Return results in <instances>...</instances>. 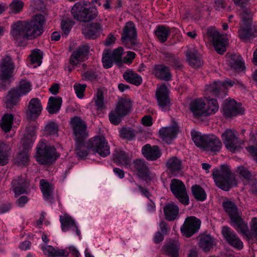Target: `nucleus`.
<instances>
[{"instance_id": "nucleus-17", "label": "nucleus", "mask_w": 257, "mask_h": 257, "mask_svg": "<svg viewBox=\"0 0 257 257\" xmlns=\"http://www.w3.org/2000/svg\"><path fill=\"white\" fill-rule=\"evenodd\" d=\"M172 124L169 126L162 127L159 131V137L161 141L168 145L171 144L177 135V123L175 118L172 120Z\"/></svg>"}, {"instance_id": "nucleus-25", "label": "nucleus", "mask_w": 257, "mask_h": 257, "mask_svg": "<svg viewBox=\"0 0 257 257\" xmlns=\"http://www.w3.org/2000/svg\"><path fill=\"white\" fill-rule=\"evenodd\" d=\"M102 31V29L99 23H92L82 29V33L87 39H95L100 36Z\"/></svg>"}, {"instance_id": "nucleus-14", "label": "nucleus", "mask_w": 257, "mask_h": 257, "mask_svg": "<svg viewBox=\"0 0 257 257\" xmlns=\"http://www.w3.org/2000/svg\"><path fill=\"white\" fill-rule=\"evenodd\" d=\"M88 148L102 157L110 154L108 143L103 136H96L91 139L89 141Z\"/></svg>"}, {"instance_id": "nucleus-2", "label": "nucleus", "mask_w": 257, "mask_h": 257, "mask_svg": "<svg viewBox=\"0 0 257 257\" xmlns=\"http://www.w3.org/2000/svg\"><path fill=\"white\" fill-rule=\"evenodd\" d=\"M190 108L194 117L200 119L215 113L219 105L215 99L207 98L205 102L203 99L198 98L191 102Z\"/></svg>"}, {"instance_id": "nucleus-53", "label": "nucleus", "mask_w": 257, "mask_h": 257, "mask_svg": "<svg viewBox=\"0 0 257 257\" xmlns=\"http://www.w3.org/2000/svg\"><path fill=\"white\" fill-rule=\"evenodd\" d=\"M41 52L39 50H34L30 55V59L32 64H37L40 65L42 58Z\"/></svg>"}, {"instance_id": "nucleus-34", "label": "nucleus", "mask_w": 257, "mask_h": 257, "mask_svg": "<svg viewBox=\"0 0 257 257\" xmlns=\"http://www.w3.org/2000/svg\"><path fill=\"white\" fill-rule=\"evenodd\" d=\"M164 213L165 219L169 221L174 220L177 218V205L170 201L164 206Z\"/></svg>"}, {"instance_id": "nucleus-24", "label": "nucleus", "mask_w": 257, "mask_h": 257, "mask_svg": "<svg viewBox=\"0 0 257 257\" xmlns=\"http://www.w3.org/2000/svg\"><path fill=\"white\" fill-rule=\"evenodd\" d=\"M60 221L63 231L66 232L71 230L73 232H75L77 236H80V231L79 230L74 220L71 216L66 214L64 216H60Z\"/></svg>"}, {"instance_id": "nucleus-15", "label": "nucleus", "mask_w": 257, "mask_h": 257, "mask_svg": "<svg viewBox=\"0 0 257 257\" xmlns=\"http://www.w3.org/2000/svg\"><path fill=\"white\" fill-rule=\"evenodd\" d=\"M201 223V220L195 216L187 217L180 228L182 235L186 237H190L199 231Z\"/></svg>"}, {"instance_id": "nucleus-47", "label": "nucleus", "mask_w": 257, "mask_h": 257, "mask_svg": "<svg viewBox=\"0 0 257 257\" xmlns=\"http://www.w3.org/2000/svg\"><path fill=\"white\" fill-rule=\"evenodd\" d=\"M75 146L77 156L81 159L85 158L88 155V152L84 147V141L75 142Z\"/></svg>"}, {"instance_id": "nucleus-46", "label": "nucleus", "mask_w": 257, "mask_h": 257, "mask_svg": "<svg viewBox=\"0 0 257 257\" xmlns=\"http://www.w3.org/2000/svg\"><path fill=\"white\" fill-rule=\"evenodd\" d=\"M102 61L103 67L105 68L108 69L112 66L113 62H114V60L112 59L110 50L109 49H105L103 51Z\"/></svg>"}, {"instance_id": "nucleus-38", "label": "nucleus", "mask_w": 257, "mask_h": 257, "mask_svg": "<svg viewBox=\"0 0 257 257\" xmlns=\"http://www.w3.org/2000/svg\"><path fill=\"white\" fill-rule=\"evenodd\" d=\"M123 77L127 82L136 86L142 83V77L131 70L126 71L123 74Z\"/></svg>"}, {"instance_id": "nucleus-1", "label": "nucleus", "mask_w": 257, "mask_h": 257, "mask_svg": "<svg viewBox=\"0 0 257 257\" xmlns=\"http://www.w3.org/2000/svg\"><path fill=\"white\" fill-rule=\"evenodd\" d=\"M45 20L43 15H36L31 21H18L11 26V35L19 44L25 40H33L43 33Z\"/></svg>"}, {"instance_id": "nucleus-18", "label": "nucleus", "mask_w": 257, "mask_h": 257, "mask_svg": "<svg viewBox=\"0 0 257 257\" xmlns=\"http://www.w3.org/2000/svg\"><path fill=\"white\" fill-rule=\"evenodd\" d=\"M223 112L226 117L242 114L244 109L241 104L234 99H226L223 103Z\"/></svg>"}, {"instance_id": "nucleus-41", "label": "nucleus", "mask_w": 257, "mask_h": 257, "mask_svg": "<svg viewBox=\"0 0 257 257\" xmlns=\"http://www.w3.org/2000/svg\"><path fill=\"white\" fill-rule=\"evenodd\" d=\"M170 33L169 28L164 26H158L155 31V35L161 43H164L166 41Z\"/></svg>"}, {"instance_id": "nucleus-59", "label": "nucleus", "mask_w": 257, "mask_h": 257, "mask_svg": "<svg viewBox=\"0 0 257 257\" xmlns=\"http://www.w3.org/2000/svg\"><path fill=\"white\" fill-rule=\"evenodd\" d=\"M250 228H251V233L248 231L250 235V238L248 240L250 239L251 238V235L252 234L254 236L255 238L257 239V218L254 217L251 219V224H250ZM243 237H245L247 239L248 238L246 236H243L241 234Z\"/></svg>"}, {"instance_id": "nucleus-39", "label": "nucleus", "mask_w": 257, "mask_h": 257, "mask_svg": "<svg viewBox=\"0 0 257 257\" xmlns=\"http://www.w3.org/2000/svg\"><path fill=\"white\" fill-rule=\"evenodd\" d=\"M40 184L44 198L45 200H50L53 196L54 189L53 186L45 179H41Z\"/></svg>"}, {"instance_id": "nucleus-33", "label": "nucleus", "mask_w": 257, "mask_h": 257, "mask_svg": "<svg viewBox=\"0 0 257 257\" xmlns=\"http://www.w3.org/2000/svg\"><path fill=\"white\" fill-rule=\"evenodd\" d=\"M227 64L231 68L237 70L242 71L244 69V63L240 55H231L227 60Z\"/></svg>"}, {"instance_id": "nucleus-23", "label": "nucleus", "mask_w": 257, "mask_h": 257, "mask_svg": "<svg viewBox=\"0 0 257 257\" xmlns=\"http://www.w3.org/2000/svg\"><path fill=\"white\" fill-rule=\"evenodd\" d=\"M42 109L40 100L37 98H33L29 103L27 116L29 119L35 120L40 115Z\"/></svg>"}, {"instance_id": "nucleus-51", "label": "nucleus", "mask_w": 257, "mask_h": 257, "mask_svg": "<svg viewBox=\"0 0 257 257\" xmlns=\"http://www.w3.org/2000/svg\"><path fill=\"white\" fill-rule=\"evenodd\" d=\"M168 171L171 177L176 176L177 174V158L173 157L169 159L166 164Z\"/></svg>"}, {"instance_id": "nucleus-13", "label": "nucleus", "mask_w": 257, "mask_h": 257, "mask_svg": "<svg viewBox=\"0 0 257 257\" xmlns=\"http://www.w3.org/2000/svg\"><path fill=\"white\" fill-rule=\"evenodd\" d=\"M14 64L10 56L5 57L0 65V89H4L14 76Z\"/></svg>"}, {"instance_id": "nucleus-45", "label": "nucleus", "mask_w": 257, "mask_h": 257, "mask_svg": "<svg viewBox=\"0 0 257 257\" xmlns=\"http://www.w3.org/2000/svg\"><path fill=\"white\" fill-rule=\"evenodd\" d=\"M93 99L97 110H101L105 108L104 92L102 89H98L97 90V93Z\"/></svg>"}, {"instance_id": "nucleus-21", "label": "nucleus", "mask_w": 257, "mask_h": 257, "mask_svg": "<svg viewBox=\"0 0 257 257\" xmlns=\"http://www.w3.org/2000/svg\"><path fill=\"white\" fill-rule=\"evenodd\" d=\"M90 48L88 44H84L78 47L71 54L70 63L72 65H76L80 62L84 61Z\"/></svg>"}, {"instance_id": "nucleus-50", "label": "nucleus", "mask_w": 257, "mask_h": 257, "mask_svg": "<svg viewBox=\"0 0 257 257\" xmlns=\"http://www.w3.org/2000/svg\"><path fill=\"white\" fill-rule=\"evenodd\" d=\"M31 89V83L26 80H22L20 82L19 87L17 90L23 96L29 93Z\"/></svg>"}, {"instance_id": "nucleus-36", "label": "nucleus", "mask_w": 257, "mask_h": 257, "mask_svg": "<svg viewBox=\"0 0 257 257\" xmlns=\"http://www.w3.org/2000/svg\"><path fill=\"white\" fill-rule=\"evenodd\" d=\"M11 149L9 145L0 142V166H5L8 163Z\"/></svg>"}, {"instance_id": "nucleus-30", "label": "nucleus", "mask_w": 257, "mask_h": 257, "mask_svg": "<svg viewBox=\"0 0 257 257\" xmlns=\"http://www.w3.org/2000/svg\"><path fill=\"white\" fill-rule=\"evenodd\" d=\"M153 73L156 78L165 81L169 80L172 77L169 67L161 64L154 66Z\"/></svg>"}, {"instance_id": "nucleus-12", "label": "nucleus", "mask_w": 257, "mask_h": 257, "mask_svg": "<svg viewBox=\"0 0 257 257\" xmlns=\"http://www.w3.org/2000/svg\"><path fill=\"white\" fill-rule=\"evenodd\" d=\"M137 32L135 25L132 22H127L122 29L121 40L123 45L128 48L138 45Z\"/></svg>"}, {"instance_id": "nucleus-8", "label": "nucleus", "mask_w": 257, "mask_h": 257, "mask_svg": "<svg viewBox=\"0 0 257 257\" xmlns=\"http://www.w3.org/2000/svg\"><path fill=\"white\" fill-rule=\"evenodd\" d=\"M204 37L212 43L217 53L223 54L226 51L228 40L226 36L220 34L215 27L208 28L205 34H204Z\"/></svg>"}, {"instance_id": "nucleus-29", "label": "nucleus", "mask_w": 257, "mask_h": 257, "mask_svg": "<svg viewBox=\"0 0 257 257\" xmlns=\"http://www.w3.org/2000/svg\"><path fill=\"white\" fill-rule=\"evenodd\" d=\"M37 127L35 125H30L26 128V136L22 140L21 143L26 150L30 149L36 139V133Z\"/></svg>"}, {"instance_id": "nucleus-3", "label": "nucleus", "mask_w": 257, "mask_h": 257, "mask_svg": "<svg viewBox=\"0 0 257 257\" xmlns=\"http://www.w3.org/2000/svg\"><path fill=\"white\" fill-rule=\"evenodd\" d=\"M223 207L229 215L231 220V225L240 234L250 238L248 227L243 220L241 214L238 212L236 205L233 202L227 201L223 202Z\"/></svg>"}, {"instance_id": "nucleus-63", "label": "nucleus", "mask_w": 257, "mask_h": 257, "mask_svg": "<svg viewBox=\"0 0 257 257\" xmlns=\"http://www.w3.org/2000/svg\"><path fill=\"white\" fill-rule=\"evenodd\" d=\"M131 183H133L134 185L137 186L140 192L144 195L145 197H146L148 198H150V197L151 196V194L149 192L148 189L143 188L141 186L138 185L135 181L133 180L131 181Z\"/></svg>"}, {"instance_id": "nucleus-10", "label": "nucleus", "mask_w": 257, "mask_h": 257, "mask_svg": "<svg viewBox=\"0 0 257 257\" xmlns=\"http://www.w3.org/2000/svg\"><path fill=\"white\" fill-rule=\"evenodd\" d=\"M131 108L132 103L130 99H119L115 109L109 113V118L110 122L114 125L118 124L122 117L130 112Z\"/></svg>"}, {"instance_id": "nucleus-7", "label": "nucleus", "mask_w": 257, "mask_h": 257, "mask_svg": "<svg viewBox=\"0 0 257 257\" xmlns=\"http://www.w3.org/2000/svg\"><path fill=\"white\" fill-rule=\"evenodd\" d=\"M252 15V12L249 10H243L241 16L242 25L238 31L239 38L243 41H247L257 36V30L251 26Z\"/></svg>"}, {"instance_id": "nucleus-52", "label": "nucleus", "mask_w": 257, "mask_h": 257, "mask_svg": "<svg viewBox=\"0 0 257 257\" xmlns=\"http://www.w3.org/2000/svg\"><path fill=\"white\" fill-rule=\"evenodd\" d=\"M22 147L23 152L19 154L18 162L20 165H27L29 162L28 151L30 149L26 150L23 144H22Z\"/></svg>"}, {"instance_id": "nucleus-62", "label": "nucleus", "mask_w": 257, "mask_h": 257, "mask_svg": "<svg viewBox=\"0 0 257 257\" xmlns=\"http://www.w3.org/2000/svg\"><path fill=\"white\" fill-rule=\"evenodd\" d=\"M247 152L251 157L257 163V147L253 145H250L246 148Z\"/></svg>"}, {"instance_id": "nucleus-64", "label": "nucleus", "mask_w": 257, "mask_h": 257, "mask_svg": "<svg viewBox=\"0 0 257 257\" xmlns=\"http://www.w3.org/2000/svg\"><path fill=\"white\" fill-rule=\"evenodd\" d=\"M164 59L166 61L168 62L169 63L172 65H175L176 64V58L174 54H172L170 53H165Z\"/></svg>"}, {"instance_id": "nucleus-6", "label": "nucleus", "mask_w": 257, "mask_h": 257, "mask_svg": "<svg viewBox=\"0 0 257 257\" xmlns=\"http://www.w3.org/2000/svg\"><path fill=\"white\" fill-rule=\"evenodd\" d=\"M71 12L75 20L82 22H89L98 15V11L95 6H90L81 2L75 4Z\"/></svg>"}, {"instance_id": "nucleus-57", "label": "nucleus", "mask_w": 257, "mask_h": 257, "mask_svg": "<svg viewBox=\"0 0 257 257\" xmlns=\"http://www.w3.org/2000/svg\"><path fill=\"white\" fill-rule=\"evenodd\" d=\"M120 136L121 138L131 140L135 137L134 131L131 128H123L120 132Z\"/></svg>"}, {"instance_id": "nucleus-54", "label": "nucleus", "mask_w": 257, "mask_h": 257, "mask_svg": "<svg viewBox=\"0 0 257 257\" xmlns=\"http://www.w3.org/2000/svg\"><path fill=\"white\" fill-rule=\"evenodd\" d=\"M44 131L46 134L49 135H55L57 134L58 127L56 123L51 122L46 125Z\"/></svg>"}, {"instance_id": "nucleus-49", "label": "nucleus", "mask_w": 257, "mask_h": 257, "mask_svg": "<svg viewBox=\"0 0 257 257\" xmlns=\"http://www.w3.org/2000/svg\"><path fill=\"white\" fill-rule=\"evenodd\" d=\"M222 87L223 85L221 81H216L209 85H207L206 91L214 95H218L220 90L223 89Z\"/></svg>"}, {"instance_id": "nucleus-20", "label": "nucleus", "mask_w": 257, "mask_h": 257, "mask_svg": "<svg viewBox=\"0 0 257 257\" xmlns=\"http://www.w3.org/2000/svg\"><path fill=\"white\" fill-rule=\"evenodd\" d=\"M133 169L134 172L140 178L145 181L151 179L149 169L144 159H137L134 161Z\"/></svg>"}, {"instance_id": "nucleus-16", "label": "nucleus", "mask_w": 257, "mask_h": 257, "mask_svg": "<svg viewBox=\"0 0 257 257\" xmlns=\"http://www.w3.org/2000/svg\"><path fill=\"white\" fill-rule=\"evenodd\" d=\"M70 124L75 137V142L84 141L87 137L85 123L79 117L75 116L71 119Z\"/></svg>"}, {"instance_id": "nucleus-11", "label": "nucleus", "mask_w": 257, "mask_h": 257, "mask_svg": "<svg viewBox=\"0 0 257 257\" xmlns=\"http://www.w3.org/2000/svg\"><path fill=\"white\" fill-rule=\"evenodd\" d=\"M221 139L226 149L231 152L237 151L243 144L238 138V133L234 130L226 129L222 134Z\"/></svg>"}, {"instance_id": "nucleus-22", "label": "nucleus", "mask_w": 257, "mask_h": 257, "mask_svg": "<svg viewBox=\"0 0 257 257\" xmlns=\"http://www.w3.org/2000/svg\"><path fill=\"white\" fill-rule=\"evenodd\" d=\"M156 95L160 108L163 111L168 110L170 106V101L167 87L165 85L161 86L157 89Z\"/></svg>"}, {"instance_id": "nucleus-44", "label": "nucleus", "mask_w": 257, "mask_h": 257, "mask_svg": "<svg viewBox=\"0 0 257 257\" xmlns=\"http://www.w3.org/2000/svg\"><path fill=\"white\" fill-rule=\"evenodd\" d=\"M191 191L193 196L197 200L203 201L206 199V193L200 186L198 185L192 186Z\"/></svg>"}, {"instance_id": "nucleus-61", "label": "nucleus", "mask_w": 257, "mask_h": 257, "mask_svg": "<svg viewBox=\"0 0 257 257\" xmlns=\"http://www.w3.org/2000/svg\"><path fill=\"white\" fill-rule=\"evenodd\" d=\"M97 75L92 70L87 71L82 74V78L85 80H93L96 78Z\"/></svg>"}, {"instance_id": "nucleus-26", "label": "nucleus", "mask_w": 257, "mask_h": 257, "mask_svg": "<svg viewBox=\"0 0 257 257\" xmlns=\"http://www.w3.org/2000/svg\"><path fill=\"white\" fill-rule=\"evenodd\" d=\"M142 153L144 157L149 161H155L161 156L158 146H151L150 144H146L142 148Z\"/></svg>"}, {"instance_id": "nucleus-28", "label": "nucleus", "mask_w": 257, "mask_h": 257, "mask_svg": "<svg viewBox=\"0 0 257 257\" xmlns=\"http://www.w3.org/2000/svg\"><path fill=\"white\" fill-rule=\"evenodd\" d=\"M28 185L29 183L21 176H18L12 182V188L16 196L26 193Z\"/></svg>"}, {"instance_id": "nucleus-31", "label": "nucleus", "mask_w": 257, "mask_h": 257, "mask_svg": "<svg viewBox=\"0 0 257 257\" xmlns=\"http://www.w3.org/2000/svg\"><path fill=\"white\" fill-rule=\"evenodd\" d=\"M199 247L205 252H209L216 245L215 239L208 234L202 235L199 241Z\"/></svg>"}, {"instance_id": "nucleus-56", "label": "nucleus", "mask_w": 257, "mask_h": 257, "mask_svg": "<svg viewBox=\"0 0 257 257\" xmlns=\"http://www.w3.org/2000/svg\"><path fill=\"white\" fill-rule=\"evenodd\" d=\"M237 171L247 182L249 181L253 177L250 172L243 166L238 167Z\"/></svg>"}, {"instance_id": "nucleus-42", "label": "nucleus", "mask_w": 257, "mask_h": 257, "mask_svg": "<svg viewBox=\"0 0 257 257\" xmlns=\"http://www.w3.org/2000/svg\"><path fill=\"white\" fill-rule=\"evenodd\" d=\"M165 254L171 257H177V241L170 239L164 246Z\"/></svg>"}, {"instance_id": "nucleus-43", "label": "nucleus", "mask_w": 257, "mask_h": 257, "mask_svg": "<svg viewBox=\"0 0 257 257\" xmlns=\"http://www.w3.org/2000/svg\"><path fill=\"white\" fill-rule=\"evenodd\" d=\"M13 120L14 116L12 114L6 113L3 116L1 120L0 125L5 133H7L11 130Z\"/></svg>"}, {"instance_id": "nucleus-5", "label": "nucleus", "mask_w": 257, "mask_h": 257, "mask_svg": "<svg viewBox=\"0 0 257 257\" xmlns=\"http://www.w3.org/2000/svg\"><path fill=\"white\" fill-rule=\"evenodd\" d=\"M212 177L216 186L225 191L237 185L236 180L227 165H222L219 169H214Z\"/></svg>"}, {"instance_id": "nucleus-60", "label": "nucleus", "mask_w": 257, "mask_h": 257, "mask_svg": "<svg viewBox=\"0 0 257 257\" xmlns=\"http://www.w3.org/2000/svg\"><path fill=\"white\" fill-rule=\"evenodd\" d=\"M86 87V85L85 84H75L74 85L75 92L79 98H82L83 97V93Z\"/></svg>"}, {"instance_id": "nucleus-40", "label": "nucleus", "mask_w": 257, "mask_h": 257, "mask_svg": "<svg viewBox=\"0 0 257 257\" xmlns=\"http://www.w3.org/2000/svg\"><path fill=\"white\" fill-rule=\"evenodd\" d=\"M22 95L17 89H12L6 97V103L9 107L16 105L20 100V97Z\"/></svg>"}, {"instance_id": "nucleus-19", "label": "nucleus", "mask_w": 257, "mask_h": 257, "mask_svg": "<svg viewBox=\"0 0 257 257\" xmlns=\"http://www.w3.org/2000/svg\"><path fill=\"white\" fill-rule=\"evenodd\" d=\"M221 232L223 238L229 244L238 249L242 248V241L231 228L228 226H223Z\"/></svg>"}, {"instance_id": "nucleus-58", "label": "nucleus", "mask_w": 257, "mask_h": 257, "mask_svg": "<svg viewBox=\"0 0 257 257\" xmlns=\"http://www.w3.org/2000/svg\"><path fill=\"white\" fill-rule=\"evenodd\" d=\"M73 26L72 22L69 21L63 20L61 22V29L65 36H67L69 33Z\"/></svg>"}, {"instance_id": "nucleus-55", "label": "nucleus", "mask_w": 257, "mask_h": 257, "mask_svg": "<svg viewBox=\"0 0 257 257\" xmlns=\"http://www.w3.org/2000/svg\"><path fill=\"white\" fill-rule=\"evenodd\" d=\"M123 48L120 47L114 49L111 52L112 59L114 60L115 62L119 63L122 61V56L123 54Z\"/></svg>"}, {"instance_id": "nucleus-35", "label": "nucleus", "mask_w": 257, "mask_h": 257, "mask_svg": "<svg viewBox=\"0 0 257 257\" xmlns=\"http://www.w3.org/2000/svg\"><path fill=\"white\" fill-rule=\"evenodd\" d=\"M113 160L117 164L126 167L130 166L132 159L125 152L117 151L113 154Z\"/></svg>"}, {"instance_id": "nucleus-4", "label": "nucleus", "mask_w": 257, "mask_h": 257, "mask_svg": "<svg viewBox=\"0 0 257 257\" xmlns=\"http://www.w3.org/2000/svg\"><path fill=\"white\" fill-rule=\"evenodd\" d=\"M191 135L195 145L205 151L216 153L222 148L220 140L212 134H202L199 132L192 131Z\"/></svg>"}, {"instance_id": "nucleus-48", "label": "nucleus", "mask_w": 257, "mask_h": 257, "mask_svg": "<svg viewBox=\"0 0 257 257\" xmlns=\"http://www.w3.org/2000/svg\"><path fill=\"white\" fill-rule=\"evenodd\" d=\"M24 4L21 0H13L9 5L10 13L16 14L20 13L24 7Z\"/></svg>"}, {"instance_id": "nucleus-9", "label": "nucleus", "mask_w": 257, "mask_h": 257, "mask_svg": "<svg viewBox=\"0 0 257 257\" xmlns=\"http://www.w3.org/2000/svg\"><path fill=\"white\" fill-rule=\"evenodd\" d=\"M59 157L56 149L47 145L44 141H41L37 147L36 160L41 164H49Z\"/></svg>"}, {"instance_id": "nucleus-37", "label": "nucleus", "mask_w": 257, "mask_h": 257, "mask_svg": "<svg viewBox=\"0 0 257 257\" xmlns=\"http://www.w3.org/2000/svg\"><path fill=\"white\" fill-rule=\"evenodd\" d=\"M62 99L60 97H53L49 98L47 109L51 114L57 113L61 107Z\"/></svg>"}, {"instance_id": "nucleus-27", "label": "nucleus", "mask_w": 257, "mask_h": 257, "mask_svg": "<svg viewBox=\"0 0 257 257\" xmlns=\"http://www.w3.org/2000/svg\"><path fill=\"white\" fill-rule=\"evenodd\" d=\"M187 61L189 65L194 68L200 67L203 65V61L200 55L195 49H188L186 52Z\"/></svg>"}, {"instance_id": "nucleus-32", "label": "nucleus", "mask_w": 257, "mask_h": 257, "mask_svg": "<svg viewBox=\"0 0 257 257\" xmlns=\"http://www.w3.org/2000/svg\"><path fill=\"white\" fill-rule=\"evenodd\" d=\"M178 200L182 204L187 206L190 203L189 195L183 182L178 180Z\"/></svg>"}]
</instances>
